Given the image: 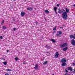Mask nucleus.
<instances>
[{
  "label": "nucleus",
  "instance_id": "nucleus-1",
  "mask_svg": "<svg viewBox=\"0 0 75 75\" xmlns=\"http://www.w3.org/2000/svg\"><path fill=\"white\" fill-rule=\"evenodd\" d=\"M65 10H66V11L63 12L62 14V16L63 18L64 19H65L66 20H67V17H68V14L67 13H69V10L67 8H65Z\"/></svg>",
  "mask_w": 75,
  "mask_h": 75
},
{
  "label": "nucleus",
  "instance_id": "nucleus-2",
  "mask_svg": "<svg viewBox=\"0 0 75 75\" xmlns=\"http://www.w3.org/2000/svg\"><path fill=\"white\" fill-rule=\"evenodd\" d=\"M68 46V44L67 43H64L63 44L60 45V47H66L63 48V51H65L68 50V47H67Z\"/></svg>",
  "mask_w": 75,
  "mask_h": 75
},
{
  "label": "nucleus",
  "instance_id": "nucleus-3",
  "mask_svg": "<svg viewBox=\"0 0 75 75\" xmlns=\"http://www.w3.org/2000/svg\"><path fill=\"white\" fill-rule=\"evenodd\" d=\"M71 44L72 45H75V40L73 39L71 40Z\"/></svg>",
  "mask_w": 75,
  "mask_h": 75
},
{
  "label": "nucleus",
  "instance_id": "nucleus-4",
  "mask_svg": "<svg viewBox=\"0 0 75 75\" xmlns=\"http://www.w3.org/2000/svg\"><path fill=\"white\" fill-rule=\"evenodd\" d=\"M61 61L62 63H65V62H67V60L63 58L62 59Z\"/></svg>",
  "mask_w": 75,
  "mask_h": 75
},
{
  "label": "nucleus",
  "instance_id": "nucleus-5",
  "mask_svg": "<svg viewBox=\"0 0 75 75\" xmlns=\"http://www.w3.org/2000/svg\"><path fill=\"white\" fill-rule=\"evenodd\" d=\"M58 55H59V53L58 52H56L55 55L54 56L55 58H58Z\"/></svg>",
  "mask_w": 75,
  "mask_h": 75
},
{
  "label": "nucleus",
  "instance_id": "nucleus-6",
  "mask_svg": "<svg viewBox=\"0 0 75 75\" xmlns=\"http://www.w3.org/2000/svg\"><path fill=\"white\" fill-rule=\"evenodd\" d=\"M58 33L59 34H56V35L57 36H59V35H61L62 34V31H59Z\"/></svg>",
  "mask_w": 75,
  "mask_h": 75
},
{
  "label": "nucleus",
  "instance_id": "nucleus-7",
  "mask_svg": "<svg viewBox=\"0 0 75 75\" xmlns=\"http://www.w3.org/2000/svg\"><path fill=\"white\" fill-rule=\"evenodd\" d=\"M33 7H31L29 8H27V10H29V11H31L33 10Z\"/></svg>",
  "mask_w": 75,
  "mask_h": 75
},
{
  "label": "nucleus",
  "instance_id": "nucleus-8",
  "mask_svg": "<svg viewBox=\"0 0 75 75\" xmlns=\"http://www.w3.org/2000/svg\"><path fill=\"white\" fill-rule=\"evenodd\" d=\"M24 15H25V12H22L21 13V16H24Z\"/></svg>",
  "mask_w": 75,
  "mask_h": 75
},
{
  "label": "nucleus",
  "instance_id": "nucleus-9",
  "mask_svg": "<svg viewBox=\"0 0 75 75\" xmlns=\"http://www.w3.org/2000/svg\"><path fill=\"white\" fill-rule=\"evenodd\" d=\"M72 69H72V68H71L70 67H69L68 68V70L71 71H72Z\"/></svg>",
  "mask_w": 75,
  "mask_h": 75
},
{
  "label": "nucleus",
  "instance_id": "nucleus-10",
  "mask_svg": "<svg viewBox=\"0 0 75 75\" xmlns=\"http://www.w3.org/2000/svg\"><path fill=\"white\" fill-rule=\"evenodd\" d=\"M45 47H46V48H47L48 49H50V48H51V47H50V46H48L47 45H46L45 46Z\"/></svg>",
  "mask_w": 75,
  "mask_h": 75
},
{
  "label": "nucleus",
  "instance_id": "nucleus-11",
  "mask_svg": "<svg viewBox=\"0 0 75 75\" xmlns=\"http://www.w3.org/2000/svg\"><path fill=\"white\" fill-rule=\"evenodd\" d=\"M70 37L71 38H75V36H74L73 35H70Z\"/></svg>",
  "mask_w": 75,
  "mask_h": 75
},
{
  "label": "nucleus",
  "instance_id": "nucleus-12",
  "mask_svg": "<svg viewBox=\"0 0 75 75\" xmlns=\"http://www.w3.org/2000/svg\"><path fill=\"white\" fill-rule=\"evenodd\" d=\"M51 41H52V42H53L54 43L56 42V41L55 40H54V39H51Z\"/></svg>",
  "mask_w": 75,
  "mask_h": 75
},
{
  "label": "nucleus",
  "instance_id": "nucleus-13",
  "mask_svg": "<svg viewBox=\"0 0 75 75\" xmlns=\"http://www.w3.org/2000/svg\"><path fill=\"white\" fill-rule=\"evenodd\" d=\"M66 65H67V64L66 63H63L62 64V66H63V67H65V66H66Z\"/></svg>",
  "mask_w": 75,
  "mask_h": 75
},
{
  "label": "nucleus",
  "instance_id": "nucleus-14",
  "mask_svg": "<svg viewBox=\"0 0 75 75\" xmlns=\"http://www.w3.org/2000/svg\"><path fill=\"white\" fill-rule=\"evenodd\" d=\"M34 68L35 69H37V68H38V65H37V64H36Z\"/></svg>",
  "mask_w": 75,
  "mask_h": 75
},
{
  "label": "nucleus",
  "instance_id": "nucleus-15",
  "mask_svg": "<svg viewBox=\"0 0 75 75\" xmlns=\"http://www.w3.org/2000/svg\"><path fill=\"white\" fill-rule=\"evenodd\" d=\"M48 64V61H46L43 63V65H46V64Z\"/></svg>",
  "mask_w": 75,
  "mask_h": 75
},
{
  "label": "nucleus",
  "instance_id": "nucleus-16",
  "mask_svg": "<svg viewBox=\"0 0 75 75\" xmlns=\"http://www.w3.org/2000/svg\"><path fill=\"white\" fill-rule=\"evenodd\" d=\"M45 12L46 13H49V11L48 10H45Z\"/></svg>",
  "mask_w": 75,
  "mask_h": 75
},
{
  "label": "nucleus",
  "instance_id": "nucleus-17",
  "mask_svg": "<svg viewBox=\"0 0 75 75\" xmlns=\"http://www.w3.org/2000/svg\"><path fill=\"white\" fill-rule=\"evenodd\" d=\"M4 64V65H7V62H4L3 63Z\"/></svg>",
  "mask_w": 75,
  "mask_h": 75
},
{
  "label": "nucleus",
  "instance_id": "nucleus-18",
  "mask_svg": "<svg viewBox=\"0 0 75 75\" xmlns=\"http://www.w3.org/2000/svg\"><path fill=\"white\" fill-rule=\"evenodd\" d=\"M2 28L3 29H7V28L4 26H3Z\"/></svg>",
  "mask_w": 75,
  "mask_h": 75
},
{
  "label": "nucleus",
  "instance_id": "nucleus-19",
  "mask_svg": "<svg viewBox=\"0 0 75 75\" xmlns=\"http://www.w3.org/2000/svg\"><path fill=\"white\" fill-rule=\"evenodd\" d=\"M62 12V10H61L60 11H58V13H61Z\"/></svg>",
  "mask_w": 75,
  "mask_h": 75
},
{
  "label": "nucleus",
  "instance_id": "nucleus-20",
  "mask_svg": "<svg viewBox=\"0 0 75 75\" xmlns=\"http://www.w3.org/2000/svg\"><path fill=\"white\" fill-rule=\"evenodd\" d=\"M62 12H63V13H64V12H65L66 11H65V9H62Z\"/></svg>",
  "mask_w": 75,
  "mask_h": 75
},
{
  "label": "nucleus",
  "instance_id": "nucleus-21",
  "mask_svg": "<svg viewBox=\"0 0 75 75\" xmlns=\"http://www.w3.org/2000/svg\"><path fill=\"white\" fill-rule=\"evenodd\" d=\"M56 28H57V26H55V28L53 29V30H56Z\"/></svg>",
  "mask_w": 75,
  "mask_h": 75
},
{
  "label": "nucleus",
  "instance_id": "nucleus-22",
  "mask_svg": "<svg viewBox=\"0 0 75 75\" xmlns=\"http://www.w3.org/2000/svg\"><path fill=\"white\" fill-rule=\"evenodd\" d=\"M4 20H3L2 21V22L1 23V24H4Z\"/></svg>",
  "mask_w": 75,
  "mask_h": 75
},
{
  "label": "nucleus",
  "instance_id": "nucleus-23",
  "mask_svg": "<svg viewBox=\"0 0 75 75\" xmlns=\"http://www.w3.org/2000/svg\"><path fill=\"white\" fill-rule=\"evenodd\" d=\"M57 8L56 7H54V10H57Z\"/></svg>",
  "mask_w": 75,
  "mask_h": 75
},
{
  "label": "nucleus",
  "instance_id": "nucleus-24",
  "mask_svg": "<svg viewBox=\"0 0 75 75\" xmlns=\"http://www.w3.org/2000/svg\"><path fill=\"white\" fill-rule=\"evenodd\" d=\"M15 59V60H16V61H17V60H18V57H16Z\"/></svg>",
  "mask_w": 75,
  "mask_h": 75
},
{
  "label": "nucleus",
  "instance_id": "nucleus-25",
  "mask_svg": "<svg viewBox=\"0 0 75 75\" xmlns=\"http://www.w3.org/2000/svg\"><path fill=\"white\" fill-rule=\"evenodd\" d=\"M6 71H11V69H8L6 70Z\"/></svg>",
  "mask_w": 75,
  "mask_h": 75
},
{
  "label": "nucleus",
  "instance_id": "nucleus-26",
  "mask_svg": "<svg viewBox=\"0 0 75 75\" xmlns=\"http://www.w3.org/2000/svg\"><path fill=\"white\" fill-rule=\"evenodd\" d=\"M72 65H73V66H75V63H73L72 64Z\"/></svg>",
  "mask_w": 75,
  "mask_h": 75
},
{
  "label": "nucleus",
  "instance_id": "nucleus-27",
  "mask_svg": "<svg viewBox=\"0 0 75 75\" xmlns=\"http://www.w3.org/2000/svg\"><path fill=\"white\" fill-rule=\"evenodd\" d=\"M64 75H68V74L67 72H66L65 73V74H64Z\"/></svg>",
  "mask_w": 75,
  "mask_h": 75
},
{
  "label": "nucleus",
  "instance_id": "nucleus-28",
  "mask_svg": "<svg viewBox=\"0 0 75 75\" xmlns=\"http://www.w3.org/2000/svg\"><path fill=\"white\" fill-rule=\"evenodd\" d=\"M65 72H68V70H67V69H65Z\"/></svg>",
  "mask_w": 75,
  "mask_h": 75
},
{
  "label": "nucleus",
  "instance_id": "nucleus-29",
  "mask_svg": "<svg viewBox=\"0 0 75 75\" xmlns=\"http://www.w3.org/2000/svg\"><path fill=\"white\" fill-rule=\"evenodd\" d=\"M0 38L1 39H2L3 38V36H0Z\"/></svg>",
  "mask_w": 75,
  "mask_h": 75
},
{
  "label": "nucleus",
  "instance_id": "nucleus-30",
  "mask_svg": "<svg viewBox=\"0 0 75 75\" xmlns=\"http://www.w3.org/2000/svg\"><path fill=\"white\" fill-rule=\"evenodd\" d=\"M57 7H59V4H57Z\"/></svg>",
  "mask_w": 75,
  "mask_h": 75
},
{
  "label": "nucleus",
  "instance_id": "nucleus-31",
  "mask_svg": "<svg viewBox=\"0 0 75 75\" xmlns=\"http://www.w3.org/2000/svg\"><path fill=\"white\" fill-rule=\"evenodd\" d=\"M5 75H10V74L8 73H6Z\"/></svg>",
  "mask_w": 75,
  "mask_h": 75
},
{
  "label": "nucleus",
  "instance_id": "nucleus-32",
  "mask_svg": "<svg viewBox=\"0 0 75 75\" xmlns=\"http://www.w3.org/2000/svg\"><path fill=\"white\" fill-rule=\"evenodd\" d=\"M35 23L36 24H38V22H37V21H36Z\"/></svg>",
  "mask_w": 75,
  "mask_h": 75
},
{
  "label": "nucleus",
  "instance_id": "nucleus-33",
  "mask_svg": "<svg viewBox=\"0 0 75 75\" xmlns=\"http://www.w3.org/2000/svg\"><path fill=\"white\" fill-rule=\"evenodd\" d=\"M16 30V28H14L13 29V30L15 31Z\"/></svg>",
  "mask_w": 75,
  "mask_h": 75
},
{
  "label": "nucleus",
  "instance_id": "nucleus-34",
  "mask_svg": "<svg viewBox=\"0 0 75 75\" xmlns=\"http://www.w3.org/2000/svg\"><path fill=\"white\" fill-rule=\"evenodd\" d=\"M13 21H15V19L13 18Z\"/></svg>",
  "mask_w": 75,
  "mask_h": 75
},
{
  "label": "nucleus",
  "instance_id": "nucleus-35",
  "mask_svg": "<svg viewBox=\"0 0 75 75\" xmlns=\"http://www.w3.org/2000/svg\"><path fill=\"white\" fill-rule=\"evenodd\" d=\"M54 33H55V31H54L52 33L53 34H54Z\"/></svg>",
  "mask_w": 75,
  "mask_h": 75
},
{
  "label": "nucleus",
  "instance_id": "nucleus-36",
  "mask_svg": "<svg viewBox=\"0 0 75 75\" xmlns=\"http://www.w3.org/2000/svg\"><path fill=\"white\" fill-rule=\"evenodd\" d=\"M2 59H3V60H5L6 59H4V58H2Z\"/></svg>",
  "mask_w": 75,
  "mask_h": 75
},
{
  "label": "nucleus",
  "instance_id": "nucleus-37",
  "mask_svg": "<svg viewBox=\"0 0 75 75\" xmlns=\"http://www.w3.org/2000/svg\"><path fill=\"white\" fill-rule=\"evenodd\" d=\"M9 50H8L7 51V52H9Z\"/></svg>",
  "mask_w": 75,
  "mask_h": 75
},
{
  "label": "nucleus",
  "instance_id": "nucleus-38",
  "mask_svg": "<svg viewBox=\"0 0 75 75\" xmlns=\"http://www.w3.org/2000/svg\"><path fill=\"white\" fill-rule=\"evenodd\" d=\"M25 62H23V64H25Z\"/></svg>",
  "mask_w": 75,
  "mask_h": 75
},
{
  "label": "nucleus",
  "instance_id": "nucleus-39",
  "mask_svg": "<svg viewBox=\"0 0 75 75\" xmlns=\"http://www.w3.org/2000/svg\"><path fill=\"white\" fill-rule=\"evenodd\" d=\"M46 53H47V54H48V53H49V52H46Z\"/></svg>",
  "mask_w": 75,
  "mask_h": 75
},
{
  "label": "nucleus",
  "instance_id": "nucleus-40",
  "mask_svg": "<svg viewBox=\"0 0 75 75\" xmlns=\"http://www.w3.org/2000/svg\"><path fill=\"white\" fill-rule=\"evenodd\" d=\"M60 28H62V27H60Z\"/></svg>",
  "mask_w": 75,
  "mask_h": 75
},
{
  "label": "nucleus",
  "instance_id": "nucleus-41",
  "mask_svg": "<svg viewBox=\"0 0 75 75\" xmlns=\"http://www.w3.org/2000/svg\"><path fill=\"white\" fill-rule=\"evenodd\" d=\"M58 10H59V11L61 10H60V8H59Z\"/></svg>",
  "mask_w": 75,
  "mask_h": 75
},
{
  "label": "nucleus",
  "instance_id": "nucleus-42",
  "mask_svg": "<svg viewBox=\"0 0 75 75\" xmlns=\"http://www.w3.org/2000/svg\"><path fill=\"white\" fill-rule=\"evenodd\" d=\"M54 10V11L55 12H57V10Z\"/></svg>",
  "mask_w": 75,
  "mask_h": 75
},
{
  "label": "nucleus",
  "instance_id": "nucleus-43",
  "mask_svg": "<svg viewBox=\"0 0 75 75\" xmlns=\"http://www.w3.org/2000/svg\"><path fill=\"white\" fill-rule=\"evenodd\" d=\"M55 13L56 14H57V12H55Z\"/></svg>",
  "mask_w": 75,
  "mask_h": 75
},
{
  "label": "nucleus",
  "instance_id": "nucleus-44",
  "mask_svg": "<svg viewBox=\"0 0 75 75\" xmlns=\"http://www.w3.org/2000/svg\"><path fill=\"white\" fill-rule=\"evenodd\" d=\"M74 39H75V34H74Z\"/></svg>",
  "mask_w": 75,
  "mask_h": 75
},
{
  "label": "nucleus",
  "instance_id": "nucleus-45",
  "mask_svg": "<svg viewBox=\"0 0 75 75\" xmlns=\"http://www.w3.org/2000/svg\"><path fill=\"white\" fill-rule=\"evenodd\" d=\"M74 7H75V4L73 5Z\"/></svg>",
  "mask_w": 75,
  "mask_h": 75
},
{
  "label": "nucleus",
  "instance_id": "nucleus-46",
  "mask_svg": "<svg viewBox=\"0 0 75 75\" xmlns=\"http://www.w3.org/2000/svg\"><path fill=\"white\" fill-rule=\"evenodd\" d=\"M63 26H64V27H65V25H63Z\"/></svg>",
  "mask_w": 75,
  "mask_h": 75
},
{
  "label": "nucleus",
  "instance_id": "nucleus-47",
  "mask_svg": "<svg viewBox=\"0 0 75 75\" xmlns=\"http://www.w3.org/2000/svg\"><path fill=\"white\" fill-rule=\"evenodd\" d=\"M68 75H70V74H68Z\"/></svg>",
  "mask_w": 75,
  "mask_h": 75
},
{
  "label": "nucleus",
  "instance_id": "nucleus-48",
  "mask_svg": "<svg viewBox=\"0 0 75 75\" xmlns=\"http://www.w3.org/2000/svg\"><path fill=\"white\" fill-rule=\"evenodd\" d=\"M11 7H13L12 6H11Z\"/></svg>",
  "mask_w": 75,
  "mask_h": 75
},
{
  "label": "nucleus",
  "instance_id": "nucleus-49",
  "mask_svg": "<svg viewBox=\"0 0 75 75\" xmlns=\"http://www.w3.org/2000/svg\"><path fill=\"white\" fill-rule=\"evenodd\" d=\"M11 7H13L12 6H11Z\"/></svg>",
  "mask_w": 75,
  "mask_h": 75
},
{
  "label": "nucleus",
  "instance_id": "nucleus-50",
  "mask_svg": "<svg viewBox=\"0 0 75 75\" xmlns=\"http://www.w3.org/2000/svg\"><path fill=\"white\" fill-rule=\"evenodd\" d=\"M11 7H13L12 6H11Z\"/></svg>",
  "mask_w": 75,
  "mask_h": 75
},
{
  "label": "nucleus",
  "instance_id": "nucleus-51",
  "mask_svg": "<svg viewBox=\"0 0 75 75\" xmlns=\"http://www.w3.org/2000/svg\"><path fill=\"white\" fill-rule=\"evenodd\" d=\"M74 62H75V61H74Z\"/></svg>",
  "mask_w": 75,
  "mask_h": 75
}]
</instances>
